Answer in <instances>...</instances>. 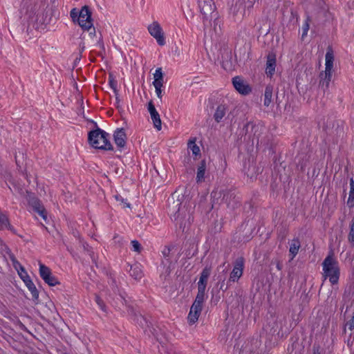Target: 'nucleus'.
<instances>
[{"label":"nucleus","mask_w":354,"mask_h":354,"mask_svg":"<svg viewBox=\"0 0 354 354\" xmlns=\"http://www.w3.org/2000/svg\"><path fill=\"white\" fill-rule=\"evenodd\" d=\"M183 190L176 189L168 201V214L170 218L182 227L187 221L190 223L194 203L185 201Z\"/></svg>","instance_id":"obj_1"},{"label":"nucleus","mask_w":354,"mask_h":354,"mask_svg":"<svg viewBox=\"0 0 354 354\" xmlns=\"http://www.w3.org/2000/svg\"><path fill=\"white\" fill-rule=\"evenodd\" d=\"M212 208L216 204L220 203V199L231 210L235 209L240 206L241 202L239 196L232 190H214L211 194Z\"/></svg>","instance_id":"obj_2"},{"label":"nucleus","mask_w":354,"mask_h":354,"mask_svg":"<svg viewBox=\"0 0 354 354\" xmlns=\"http://www.w3.org/2000/svg\"><path fill=\"white\" fill-rule=\"evenodd\" d=\"M322 265L323 268V277L325 279L328 278L332 284L337 283L340 275V269L339 263L333 252H330L324 259Z\"/></svg>","instance_id":"obj_3"},{"label":"nucleus","mask_w":354,"mask_h":354,"mask_svg":"<svg viewBox=\"0 0 354 354\" xmlns=\"http://www.w3.org/2000/svg\"><path fill=\"white\" fill-rule=\"evenodd\" d=\"M107 136L108 133L97 129L89 132L88 139L91 145L95 149L112 150L113 147L108 140Z\"/></svg>","instance_id":"obj_4"},{"label":"nucleus","mask_w":354,"mask_h":354,"mask_svg":"<svg viewBox=\"0 0 354 354\" xmlns=\"http://www.w3.org/2000/svg\"><path fill=\"white\" fill-rule=\"evenodd\" d=\"M77 22L82 30L88 31L90 35H95V28L93 25L91 12L88 6H84L82 8Z\"/></svg>","instance_id":"obj_5"},{"label":"nucleus","mask_w":354,"mask_h":354,"mask_svg":"<svg viewBox=\"0 0 354 354\" xmlns=\"http://www.w3.org/2000/svg\"><path fill=\"white\" fill-rule=\"evenodd\" d=\"M245 267V259L243 257H238L234 262L233 270L229 277V282H236L242 277Z\"/></svg>","instance_id":"obj_6"},{"label":"nucleus","mask_w":354,"mask_h":354,"mask_svg":"<svg viewBox=\"0 0 354 354\" xmlns=\"http://www.w3.org/2000/svg\"><path fill=\"white\" fill-rule=\"evenodd\" d=\"M148 31L149 34L156 39L160 46H164L165 44L164 32L158 21H153L149 25Z\"/></svg>","instance_id":"obj_7"},{"label":"nucleus","mask_w":354,"mask_h":354,"mask_svg":"<svg viewBox=\"0 0 354 354\" xmlns=\"http://www.w3.org/2000/svg\"><path fill=\"white\" fill-rule=\"evenodd\" d=\"M39 274L45 283L50 286H54L59 283L57 279L53 275L50 269L42 263L39 264Z\"/></svg>","instance_id":"obj_8"},{"label":"nucleus","mask_w":354,"mask_h":354,"mask_svg":"<svg viewBox=\"0 0 354 354\" xmlns=\"http://www.w3.org/2000/svg\"><path fill=\"white\" fill-rule=\"evenodd\" d=\"M19 275L20 276L21 279L24 281L26 286L28 288V290L30 291L32 294V297L33 299H37L39 297V292L30 279V277L28 275L25 268H24V271H21L20 270H18L17 271Z\"/></svg>","instance_id":"obj_9"},{"label":"nucleus","mask_w":354,"mask_h":354,"mask_svg":"<svg viewBox=\"0 0 354 354\" xmlns=\"http://www.w3.org/2000/svg\"><path fill=\"white\" fill-rule=\"evenodd\" d=\"M261 342L258 339L245 342L242 346L239 354H260L258 348Z\"/></svg>","instance_id":"obj_10"},{"label":"nucleus","mask_w":354,"mask_h":354,"mask_svg":"<svg viewBox=\"0 0 354 354\" xmlns=\"http://www.w3.org/2000/svg\"><path fill=\"white\" fill-rule=\"evenodd\" d=\"M232 83L235 89L243 95H248L251 92L250 86L239 76L233 78Z\"/></svg>","instance_id":"obj_11"},{"label":"nucleus","mask_w":354,"mask_h":354,"mask_svg":"<svg viewBox=\"0 0 354 354\" xmlns=\"http://www.w3.org/2000/svg\"><path fill=\"white\" fill-rule=\"evenodd\" d=\"M163 259H162V265L165 269V273L169 274L171 272V248L169 247H165L162 251Z\"/></svg>","instance_id":"obj_12"},{"label":"nucleus","mask_w":354,"mask_h":354,"mask_svg":"<svg viewBox=\"0 0 354 354\" xmlns=\"http://www.w3.org/2000/svg\"><path fill=\"white\" fill-rule=\"evenodd\" d=\"M198 6L204 15L212 14L216 8L214 0H198Z\"/></svg>","instance_id":"obj_13"},{"label":"nucleus","mask_w":354,"mask_h":354,"mask_svg":"<svg viewBox=\"0 0 354 354\" xmlns=\"http://www.w3.org/2000/svg\"><path fill=\"white\" fill-rule=\"evenodd\" d=\"M28 203L36 212H37L44 219L46 218V216L45 209L41 203V201L37 198L35 196H30Z\"/></svg>","instance_id":"obj_14"},{"label":"nucleus","mask_w":354,"mask_h":354,"mask_svg":"<svg viewBox=\"0 0 354 354\" xmlns=\"http://www.w3.org/2000/svg\"><path fill=\"white\" fill-rule=\"evenodd\" d=\"M202 310V306L192 304L187 316V320L189 324H194L198 321Z\"/></svg>","instance_id":"obj_15"},{"label":"nucleus","mask_w":354,"mask_h":354,"mask_svg":"<svg viewBox=\"0 0 354 354\" xmlns=\"http://www.w3.org/2000/svg\"><path fill=\"white\" fill-rule=\"evenodd\" d=\"M212 268L210 266H205L202 270L198 282V288H206L208 279L211 274Z\"/></svg>","instance_id":"obj_16"},{"label":"nucleus","mask_w":354,"mask_h":354,"mask_svg":"<svg viewBox=\"0 0 354 354\" xmlns=\"http://www.w3.org/2000/svg\"><path fill=\"white\" fill-rule=\"evenodd\" d=\"M276 56L274 53H269L267 56L266 73L268 75L272 76L275 71Z\"/></svg>","instance_id":"obj_17"},{"label":"nucleus","mask_w":354,"mask_h":354,"mask_svg":"<svg viewBox=\"0 0 354 354\" xmlns=\"http://www.w3.org/2000/svg\"><path fill=\"white\" fill-rule=\"evenodd\" d=\"M114 140L117 146L124 147L126 144L127 136L123 129H118L114 133Z\"/></svg>","instance_id":"obj_18"},{"label":"nucleus","mask_w":354,"mask_h":354,"mask_svg":"<svg viewBox=\"0 0 354 354\" xmlns=\"http://www.w3.org/2000/svg\"><path fill=\"white\" fill-rule=\"evenodd\" d=\"M332 74L333 73L326 71L320 73L319 86L324 92L329 87V84L332 79Z\"/></svg>","instance_id":"obj_19"},{"label":"nucleus","mask_w":354,"mask_h":354,"mask_svg":"<svg viewBox=\"0 0 354 354\" xmlns=\"http://www.w3.org/2000/svg\"><path fill=\"white\" fill-rule=\"evenodd\" d=\"M272 93L273 86L272 85H267L263 95V105L265 106H269L271 104L272 102Z\"/></svg>","instance_id":"obj_20"},{"label":"nucleus","mask_w":354,"mask_h":354,"mask_svg":"<svg viewBox=\"0 0 354 354\" xmlns=\"http://www.w3.org/2000/svg\"><path fill=\"white\" fill-rule=\"evenodd\" d=\"M227 112V107L223 104H220L217 106L216 111L214 114V119L216 122H220L224 118Z\"/></svg>","instance_id":"obj_21"},{"label":"nucleus","mask_w":354,"mask_h":354,"mask_svg":"<svg viewBox=\"0 0 354 354\" xmlns=\"http://www.w3.org/2000/svg\"><path fill=\"white\" fill-rule=\"evenodd\" d=\"M333 61H334V56H333V51L331 50H328L326 54V64H325L326 65V67H325L326 72L333 73Z\"/></svg>","instance_id":"obj_22"},{"label":"nucleus","mask_w":354,"mask_h":354,"mask_svg":"<svg viewBox=\"0 0 354 354\" xmlns=\"http://www.w3.org/2000/svg\"><path fill=\"white\" fill-rule=\"evenodd\" d=\"M300 247L301 244L298 239H295L292 240L289 249V252L290 254L291 255V260H292L297 254Z\"/></svg>","instance_id":"obj_23"},{"label":"nucleus","mask_w":354,"mask_h":354,"mask_svg":"<svg viewBox=\"0 0 354 354\" xmlns=\"http://www.w3.org/2000/svg\"><path fill=\"white\" fill-rule=\"evenodd\" d=\"M205 289L206 288H198V292L193 303L194 304L203 307V302L205 298Z\"/></svg>","instance_id":"obj_24"},{"label":"nucleus","mask_w":354,"mask_h":354,"mask_svg":"<svg viewBox=\"0 0 354 354\" xmlns=\"http://www.w3.org/2000/svg\"><path fill=\"white\" fill-rule=\"evenodd\" d=\"M154 81L153 84L154 86H162L163 85V74L161 68H158L156 70L153 74Z\"/></svg>","instance_id":"obj_25"},{"label":"nucleus","mask_w":354,"mask_h":354,"mask_svg":"<svg viewBox=\"0 0 354 354\" xmlns=\"http://www.w3.org/2000/svg\"><path fill=\"white\" fill-rule=\"evenodd\" d=\"M130 274L135 279H140L142 276V271L140 269V266L137 264L131 266V269L129 270Z\"/></svg>","instance_id":"obj_26"},{"label":"nucleus","mask_w":354,"mask_h":354,"mask_svg":"<svg viewBox=\"0 0 354 354\" xmlns=\"http://www.w3.org/2000/svg\"><path fill=\"white\" fill-rule=\"evenodd\" d=\"M206 169V163L205 160H202L201 162L200 166L198 168L197 170V174H196V181L197 182H201L204 179L205 176V172Z\"/></svg>","instance_id":"obj_27"},{"label":"nucleus","mask_w":354,"mask_h":354,"mask_svg":"<svg viewBox=\"0 0 354 354\" xmlns=\"http://www.w3.org/2000/svg\"><path fill=\"white\" fill-rule=\"evenodd\" d=\"M350 187L351 188L347 205L349 207H353L354 206V180L353 178L350 179Z\"/></svg>","instance_id":"obj_28"},{"label":"nucleus","mask_w":354,"mask_h":354,"mask_svg":"<svg viewBox=\"0 0 354 354\" xmlns=\"http://www.w3.org/2000/svg\"><path fill=\"white\" fill-rule=\"evenodd\" d=\"M10 222L7 215L0 211V230L9 229Z\"/></svg>","instance_id":"obj_29"},{"label":"nucleus","mask_w":354,"mask_h":354,"mask_svg":"<svg viewBox=\"0 0 354 354\" xmlns=\"http://www.w3.org/2000/svg\"><path fill=\"white\" fill-rule=\"evenodd\" d=\"M7 254L10 260L12 263L13 267L17 270V271H18V270L24 271V266H22L21 263L17 260L15 256L10 250L7 252Z\"/></svg>","instance_id":"obj_30"},{"label":"nucleus","mask_w":354,"mask_h":354,"mask_svg":"<svg viewBox=\"0 0 354 354\" xmlns=\"http://www.w3.org/2000/svg\"><path fill=\"white\" fill-rule=\"evenodd\" d=\"M151 118L153 120V125L155 128H156L158 131L161 129V120L160 118L159 113L157 112V111L155 113H152L151 114Z\"/></svg>","instance_id":"obj_31"},{"label":"nucleus","mask_w":354,"mask_h":354,"mask_svg":"<svg viewBox=\"0 0 354 354\" xmlns=\"http://www.w3.org/2000/svg\"><path fill=\"white\" fill-rule=\"evenodd\" d=\"M188 149H189L192 151V154L194 155L195 156H198L200 155L201 150L199 147L196 144L195 140H192L189 141Z\"/></svg>","instance_id":"obj_32"},{"label":"nucleus","mask_w":354,"mask_h":354,"mask_svg":"<svg viewBox=\"0 0 354 354\" xmlns=\"http://www.w3.org/2000/svg\"><path fill=\"white\" fill-rule=\"evenodd\" d=\"M255 3V0H247L244 3L243 16L249 15Z\"/></svg>","instance_id":"obj_33"},{"label":"nucleus","mask_w":354,"mask_h":354,"mask_svg":"<svg viewBox=\"0 0 354 354\" xmlns=\"http://www.w3.org/2000/svg\"><path fill=\"white\" fill-rule=\"evenodd\" d=\"M348 241L352 246L354 245V218H353L350 225V232L348 235Z\"/></svg>","instance_id":"obj_34"},{"label":"nucleus","mask_w":354,"mask_h":354,"mask_svg":"<svg viewBox=\"0 0 354 354\" xmlns=\"http://www.w3.org/2000/svg\"><path fill=\"white\" fill-rule=\"evenodd\" d=\"M109 84L111 88L113 90L116 100H118V91L117 89V82L111 75L109 78Z\"/></svg>","instance_id":"obj_35"},{"label":"nucleus","mask_w":354,"mask_h":354,"mask_svg":"<svg viewBox=\"0 0 354 354\" xmlns=\"http://www.w3.org/2000/svg\"><path fill=\"white\" fill-rule=\"evenodd\" d=\"M131 244L132 245V250L134 252H136L138 253H140L142 250V247L141 244L136 240H133L131 241Z\"/></svg>","instance_id":"obj_36"},{"label":"nucleus","mask_w":354,"mask_h":354,"mask_svg":"<svg viewBox=\"0 0 354 354\" xmlns=\"http://www.w3.org/2000/svg\"><path fill=\"white\" fill-rule=\"evenodd\" d=\"M309 28H310V19H309V18H308L301 27L302 38L307 35Z\"/></svg>","instance_id":"obj_37"},{"label":"nucleus","mask_w":354,"mask_h":354,"mask_svg":"<svg viewBox=\"0 0 354 354\" xmlns=\"http://www.w3.org/2000/svg\"><path fill=\"white\" fill-rule=\"evenodd\" d=\"M80 11L76 8H73L71 10L70 16L73 22L77 21V17H79Z\"/></svg>","instance_id":"obj_38"},{"label":"nucleus","mask_w":354,"mask_h":354,"mask_svg":"<svg viewBox=\"0 0 354 354\" xmlns=\"http://www.w3.org/2000/svg\"><path fill=\"white\" fill-rule=\"evenodd\" d=\"M115 198L116 201L118 202H119L121 205H122L123 207H130V204L127 202H124V199L122 198V197L121 196L116 195L115 196Z\"/></svg>","instance_id":"obj_39"},{"label":"nucleus","mask_w":354,"mask_h":354,"mask_svg":"<svg viewBox=\"0 0 354 354\" xmlns=\"http://www.w3.org/2000/svg\"><path fill=\"white\" fill-rule=\"evenodd\" d=\"M136 319L138 324L140 325L142 327H144L145 324L147 323L146 319L141 315H136Z\"/></svg>","instance_id":"obj_40"},{"label":"nucleus","mask_w":354,"mask_h":354,"mask_svg":"<svg viewBox=\"0 0 354 354\" xmlns=\"http://www.w3.org/2000/svg\"><path fill=\"white\" fill-rule=\"evenodd\" d=\"M346 326L348 327V329L350 330H354V315L352 317V318L346 323Z\"/></svg>","instance_id":"obj_41"},{"label":"nucleus","mask_w":354,"mask_h":354,"mask_svg":"<svg viewBox=\"0 0 354 354\" xmlns=\"http://www.w3.org/2000/svg\"><path fill=\"white\" fill-rule=\"evenodd\" d=\"M229 281H227V283H225V280H223L221 282V286H220V290H221L222 291L225 292L226 291L227 289H228V287H229Z\"/></svg>","instance_id":"obj_42"},{"label":"nucleus","mask_w":354,"mask_h":354,"mask_svg":"<svg viewBox=\"0 0 354 354\" xmlns=\"http://www.w3.org/2000/svg\"><path fill=\"white\" fill-rule=\"evenodd\" d=\"M148 110H149V112L150 113V115L152 113H155L156 111V109L152 102V101H150L149 102V104H148Z\"/></svg>","instance_id":"obj_43"},{"label":"nucleus","mask_w":354,"mask_h":354,"mask_svg":"<svg viewBox=\"0 0 354 354\" xmlns=\"http://www.w3.org/2000/svg\"><path fill=\"white\" fill-rule=\"evenodd\" d=\"M272 263L276 264V267L278 270H281L282 269L283 265H282V263L279 260L276 259V260L273 261Z\"/></svg>","instance_id":"obj_44"},{"label":"nucleus","mask_w":354,"mask_h":354,"mask_svg":"<svg viewBox=\"0 0 354 354\" xmlns=\"http://www.w3.org/2000/svg\"><path fill=\"white\" fill-rule=\"evenodd\" d=\"M154 87H155V88H156V94H157V96H158L160 99H161V98H162V90H161V87H162V86H154Z\"/></svg>","instance_id":"obj_45"},{"label":"nucleus","mask_w":354,"mask_h":354,"mask_svg":"<svg viewBox=\"0 0 354 354\" xmlns=\"http://www.w3.org/2000/svg\"><path fill=\"white\" fill-rule=\"evenodd\" d=\"M96 302L101 307V308L103 309L104 304H103L102 301L100 299L99 297H96Z\"/></svg>","instance_id":"obj_46"},{"label":"nucleus","mask_w":354,"mask_h":354,"mask_svg":"<svg viewBox=\"0 0 354 354\" xmlns=\"http://www.w3.org/2000/svg\"><path fill=\"white\" fill-rule=\"evenodd\" d=\"M115 101H116V104H117V108H119L120 107V100H119V97L118 96V100L115 99Z\"/></svg>","instance_id":"obj_47"},{"label":"nucleus","mask_w":354,"mask_h":354,"mask_svg":"<svg viewBox=\"0 0 354 354\" xmlns=\"http://www.w3.org/2000/svg\"><path fill=\"white\" fill-rule=\"evenodd\" d=\"M313 354H319V353L318 352V350H317V351H316V350L314 348V351H313Z\"/></svg>","instance_id":"obj_48"}]
</instances>
